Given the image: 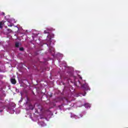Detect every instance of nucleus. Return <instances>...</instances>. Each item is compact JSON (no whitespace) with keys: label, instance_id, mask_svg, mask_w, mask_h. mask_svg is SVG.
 I'll use <instances>...</instances> for the list:
<instances>
[{"label":"nucleus","instance_id":"obj_3","mask_svg":"<svg viewBox=\"0 0 128 128\" xmlns=\"http://www.w3.org/2000/svg\"><path fill=\"white\" fill-rule=\"evenodd\" d=\"M85 108H90V104L88 103L86 104Z\"/></svg>","mask_w":128,"mask_h":128},{"label":"nucleus","instance_id":"obj_2","mask_svg":"<svg viewBox=\"0 0 128 128\" xmlns=\"http://www.w3.org/2000/svg\"><path fill=\"white\" fill-rule=\"evenodd\" d=\"M4 21L0 22V28H2L4 26Z\"/></svg>","mask_w":128,"mask_h":128},{"label":"nucleus","instance_id":"obj_6","mask_svg":"<svg viewBox=\"0 0 128 128\" xmlns=\"http://www.w3.org/2000/svg\"><path fill=\"white\" fill-rule=\"evenodd\" d=\"M83 88H88V84H84L83 85Z\"/></svg>","mask_w":128,"mask_h":128},{"label":"nucleus","instance_id":"obj_9","mask_svg":"<svg viewBox=\"0 0 128 128\" xmlns=\"http://www.w3.org/2000/svg\"><path fill=\"white\" fill-rule=\"evenodd\" d=\"M20 50H24V48H20Z\"/></svg>","mask_w":128,"mask_h":128},{"label":"nucleus","instance_id":"obj_8","mask_svg":"<svg viewBox=\"0 0 128 128\" xmlns=\"http://www.w3.org/2000/svg\"><path fill=\"white\" fill-rule=\"evenodd\" d=\"M44 33L48 34V30H46L44 31Z\"/></svg>","mask_w":128,"mask_h":128},{"label":"nucleus","instance_id":"obj_13","mask_svg":"<svg viewBox=\"0 0 128 128\" xmlns=\"http://www.w3.org/2000/svg\"><path fill=\"white\" fill-rule=\"evenodd\" d=\"M42 126H44V124L42 125Z\"/></svg>","mask_w":128,"mask_h":128},{"label":"nucleus","instance_id":"obj_4","mask_svg":"<svg viewBox=\"0 0 128 128\" xmlns=\"http://www.w3.org/2000/svg\"><path fill=\"white\" fill-rule=\"evenodd\" d=\"M15 46L16 48H18V46H20V43L18 42L16 43Z\"/></svg>","mask_w":128,"mask_h":128},{"label":"nucleus","instance_id":"obj_11","mask_svg":"<svg viewBox=\"0 0 128 128\" xmlns=\"http://www.w3.org/2000/svg\"><path fill=\"white\" fill-rule=\"evenodd\" d=\"M3 14H4V13H2Z\"/></svg>","mask_w":128,"mask_h":128},{"label":"nucleus","instance_id":"obj_7","mask_svg":"<svg viewBox=\"0 0 128 128\" xmlns=\"http://www.w3.org/2000/svg\"><path fill=\"white\" fill-rule=\"evenodd\" d=\"M8 32H12V31L10 29H8Z\"/></svg>","mask_w":128,"mask_h":128},{"label":"nucleus","instance_id":"obj_10","mask_svg":"<svg viewBox=\"0 0 128 128\" xmlns=\"http://www.w3.org/2000/svg\"><path fill=\"white\" fill-rule=\"evenodd\" d=\"M30 110H34V107H32V108H30Z\"/></svg>","mask_w":128,"mask_h":128},{"label":"nucleus","instance_id":"obj_1","mask_svg":"<svg viewBox=\"0 0 128 128\" xmlns=\"http://www.w3.org/2000/svg\"><path fill=\"white\" fill-rule=\"evenodd\" d=\"M11 82L13 84H16V81L15 79L12 78V79H11Z\"/></svg>","mask_w":128,"mask_h":128},{"label":"nucleus","instance_id":"obj_12","mask_svg":"<svg viewBox=\"0 0 128 128\" xmlns=\"http://www.w3.org/2000/svg\"><path fill=\"white\" fill-rule=\"evenodd\" d=\"M10 26H12V25H10Z\"/></svg>","mask_w":128,"mask_h":128},{"label":"nucleus","instance_id":"obj_5","mask_svg":"<svg viewBox=\"0 0 128 128\" xmlns=\"http://www.w3.org/2000/svg\"><path fill=\"white\" fill-rule=\"evenodd\" d=\"M10 114H14V110L12 109L10 110Z\"/></svg>","mask_w":128,"mask_h":128}]
</instances>
